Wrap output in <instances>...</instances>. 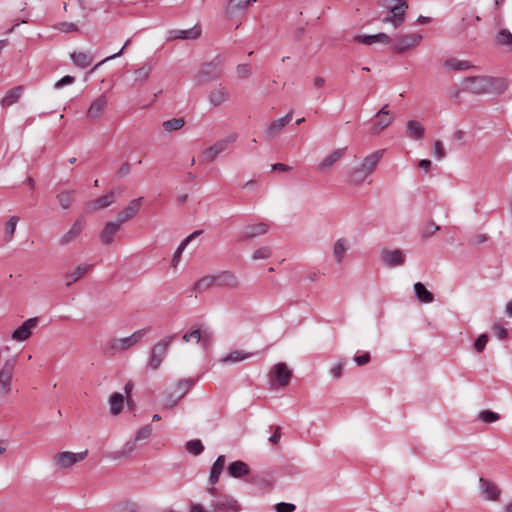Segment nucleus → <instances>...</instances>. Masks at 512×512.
Instances as JSON below:
<instances>
[{"instance_id":"b1692460","label":"nucleus","mask_w":512,"mask_h":512,"mask_svg":"<svg viewBox=\"0 0 512 512\" xmlns=\"http://www.w3.org/2000/svg\"><path fill=\"white\" fill-rule=\"evenodd\" d=\"M292 120V113H287L284 117L272 121L266 129V136L268 138L276 137Z\"/></svg>"},{"instance_id":"6ab92c4d","label":"nucleus","mask_w":512,"mask_h":512,"mask_svg":"<svg viewBox=\"0 0 512 512\" xmlns=\"http://www.w3.org/2000/svg\"><path fill=\"white\" fill-rule=\"evenodd\" d=\"M116 202V195L114 191H110L105 195L98 197L95 200H92L86 204L87 212H96L101 209H105L110 207L112 204Z\"/></svg>"},{"instance_id":"7ed1b4c3","label":"nucleus","mask_w":512,"mask_h":512,"mask_svg":"<svg viewBox=\"0 0 512 512\" xmlns=\"http://www.w3.org/2000/svg\"><path fill=\"white\" fill-rule=\"evenodd\" d=\"M379 5L387 11L381 19L382 23L390 24L395 29L404 23L408 0H379Z\"/></svg>"},{"instance_id":"1a4fd4ad","label":"nucleus","mask_w":512,"mask_h":512,"mask_svg":"<svg viewBox=\"0 0 512 512\" xmlns=\"http://www.w3.org/2000/svg\"><path fill=\"white\" fill-rule=\"evenodd\" d=\"M147 333L148 329H139L127 337L112 339L110 348L116 353H122L140 343Z\"/></svg>"},{"instance_id":"423d86ee","label":"nucleus","mask_w":512,"mask_h":512,"mask_svg":"<svg viewBox=\"0 0 512 512\" xmlns=\"http://www.w3.org/2000/svg\"><path fill=\"white\" fill-rule=\"evenodd\" d=\"M109 106V96L106 93H101L93 97L85 112V117L89 122L100 121Z\"/></svg>"},{"instance_id":"aec40b11","label":"nucleus","mask_w":512,"mask_h":512,"mask_svg":"<svg viewBox=\"0 0 512 512\" xmlns=\"http://www.w3.org/2000/svg\"><path fill=\"white\" fill-rule=\"evenodd\" d=\"M479 485H480L481 495L486 500L497 501L499 499L501 490L494 482L487 480L483 477H480Z\"/></svg>"},{"instance_id":"bb28decb","label":"nucleus","mask_w":512,"mask_h":512,"mask_svg":"<svg viewBox=\"0 0 512 512\" xmlns=\"http://www.w3.org/2000/svg\"><path fill=\"white\" fill-rule=\"evenodd\" d=\"M354 41L363 43L365 45H372L375 43L387 45L391 42V37L386 33H378L374 35H357L354 37Z\"/></svg>"},{"instance_id":"9d476101","label":"nucleus","mask_w":512,"mask_h":512,"mask_svg":"<svg viewBox=\"0 0 512 512\" xmlns=\"http://www.w3.org/2000/svg\"><path fill=\"white\" fill-rule=\"evenodd\" d=\"M173 338V335L166 336L152 347L148 364L152 370L155 371L161 366Z\"/></svg>"},{"instance_id":"4c0bfd02","label":"nucleus","mask_w":512,"mask_h":512,"mask_svg":"<svg viewBox=\"0 0 512 512\" xmlns=\"http://www.w3.org/2000/svg\"><path fill=\"white\" fill-rule=\"evenodd\" d=\"M495 43L498 46H503L512 52V33L506 29H501L495 36Z\"/></svg>"},{"instance_id":"473e14b6","label":"nucleus","mask_w":512,"mask_h":512,"mask_svg":"<svg viewBox=\"0 0 512 512\" xmlns=\"http://www.w3.org/2000/svg\"><path fill=\"white\" fill-rule=\"evenodd\" d=\"M76 191L72 189L63 190L56 195L60 207L64 210L69 209L75 201Z\"/></svg>"},{"instance_id":"c85d7f7f","label":"nucleus","mask_w":512,"mask_h":512,"mask_svg":"<svg viewBox=\"0 0 512 512\" xmlns=\"http://www.w3.org/2000/svg\"><path fill=\"white\" fill-rule=\"evenodd\" d=\"M256 0H229L225 14L228 17L234 16L236 13L245 12Z\"/></svg>"},{"instance_id":"0e129e2a","label":"nucleus","mask_w":512,"mask_h":512,"mask_svg":"<svg viewBox=\"0 0 512 512\" xmlns=\"http://www.w3.org/2000/svg\"><path fill=\"white\" fill-rule=\"evenodd\" d=\"M75 81V78L70 75H66L63 78H61L59 81H57L54 85L56 89H60L65 85L72 84Z\"/></svg>"},{"instance_id":"338daca9","label":"nucleus","mask_w":512,"mask_h":512,"mask_svg":"<svg viewBox=\"0 0 512 512\" xmlns=\"http://www.w3.org/2000/svg\"><path fill=\"white\" fill-rule=\"evenodd\" d=\"M505 1L506 0H495L494 1L495 10L497 12V21L499 23H502V21H503L502 9H503Z\"/></svg>"},{"instance_id":"c9c22d12","label":"nucleus","mask_w":512,"mask_h":512,"mask_svg":"<svg viewBox=\"0 0 512 512\" xmlns=\"http://www.w3.org/2000/svg\"><path fill=\"white\" fill-rule=\"evenodd\" d=\"M226 458L224 455H220L217 457L215 462L212 465L209 481L212 485L216 484L219 480V477L223 471L225 465Z\"/></svg>"},{"instance_id":"ddd939ff","label":"nucleus","mask_w":512,"mask_h":512,"mask_svg":"<svg viewBox=\"0 0 512 512\" xmlns=\"http://www.w3.org/2000/svg\"><path fill=\"white\" fill-rule=\"evenodd\" d=\"M422 39V34L418 32L400 34L396 38V41L393 45V50L398 54L405 53L418 47L421 44Z\"/></svg>"},{"instance_id":"6e6552de","label":"nucleus","mask_w":512,"mask_h":512,"mask_svg":"<svg viewBox=\"0 0 512 512\" xmlns=\"http://www.w3.org/2000/svg\"><path fill=\"white\" fill-rule=\"evenodd\" d=\"M222 75V68L217 63L203 64L194 76V83L196 86H204L213 81L218 80Z\"/></svg>"},{"instance_id":"69168bd1","label":"nucleus","mask_w":512,"mask_h":512,"mask_svg":"<svg viewBox=\"0 0 512 512\" xmlns=\"http://www.w3.org/2000/svg\"><path fill=\"white\" fill-rule=\"evenodd\" d=\"M492 330L500 340L505 339L507 336V330L500 324L493 325Z\"/></svg>"},{"instance_id":"c756f323","label":"nucleus","mask_w":512,"mask_h":512,"mask_svg":"<svg viewBox=\"0 0 512 512\" xmlns=\"http://www.w3.org/2000/svg\"><path fill=\"white\" fill-rule=\"evenodd\" d=\"M92 267V264L78 265L75 269L65 275L66 285L70 286L72 283L84 277L92 269Z\"/></svg>"},{"instance_id":"79ce46f5","label":"nucleus","mask_w":512,"mask_h":512,"mask_svg":"<svg viewBox=\"0 0 512 512\" xmlns=\"http://www.w3.org/2000/svg\"><path fill=\"white\" fill-rule=\"evenodd\" d=\"M19 220L20 218L18 216H11L7 219L4 224L5 240L11 241L13 239Z\"/></svg>"},{"instance_id":"f704fd0d","label":"nucleus","mask_w":512,"mask_h":512,"mask_svg":"<svg viewBox=\"0 0 512 512\" xmlns=\"http://www.w3.org/2000/svg\"><path fill=\"white\" fill-rule=\"evenodd\" d=\"M252 356L251 353L245 352L243 350H235L228 353L226 356L222 357L219 361L223 364H233L242 362Z\"/></svg>"},{"instance_id":"13d9d810","label":"nucleus","mask_w":512,"mask_h":512,"mask_svg":"<svg viewBox=\"0 0 512 512\" xmlns=\"http://www.w3.org/2000/svg\"><path fill=\"white\" fill-rule=\"evenodd\" d=\"M433 155L439 160H441L445 157V151H444L443 145H442L441 141H439V140H436L433 143Z\"/></svg>"},{"instance_id":"58836bf2","label":"nucleus","mask_w":512,"mask_h":512,"mask_svg":"<svg viewBox=\"0 0 512 512\" xmlns=\"http://www.w3.org/2000/svg\"><path fill=\"white\" fill-rule=\"evenodd\" d=\"M70 56L73 63L80 68L88 67L93 61L92 56L88 52H73Z\"/></svg>"},{"instance_id":"4468645a","label":"nucleus","mask_w":512,"mask_h":512,"mask_svg":"<svg viewBox=\"0 0 512 512\" xmlns=\"http://www.w3.org/2000/svg\"><path fill=\"white\" fill-rule=\"evenodd\" d=\"M193 384L194 381L192 379H182L178 381L175 385L174 391L166 395L163 406L168 409L173 408L177 402L184 397Z\"/></svg>"},{"instance_id":"e2e57ef3","label":"nucleus","mask_w":512,"mask_h":512,"mask_svg":"<svg viewBox=\"0 0 512 512\" xmlns=\"http://www.w3.org/2000/svg\"><path fill=\"white\" fill-rule=\"evenodd\" d=\"M343 366L344 364L342 362L334 364L331 369L330 373L332 374L333 378L339 379L343 374Z\"/></svg>"},{"instance_id":"49530a36","label":"nucleus","mask_w":512,"mask_h":512,"mask_svg":"<svg viewBox=\"0 0 512 512\" xmlns=\"http://www.w3.org/2000/svg\"><path fill=\"white\" fill-rule=\"evenodd\" d=\"M185 120L183 118H173L170 120H166L162 123V127L166 132H173L180 130L184 127Z\"/></svg>"},{"instance_id":"a211bd4d","label":"nucleus","mask_w":512,"mask_h":512,"mask_svg":"<svg viewBox=\"0 0 512 512\" xmlns=\"http://www.w3.org/2000/svg\"><path fill=\"white\" fill-rule=\"evenodd\" d=\"M155 68L153 62H144L134 69L132 73L133 83L135 85H144L151 77Z\"/></svg>"},{"instance_id":"864d4df0","label":"nucleus","mask_w":512,"mask_h":512,"mask_svg":"<svg viewBox=\"0 0 512 512\" xmlns=\"http://www.w3.org/2000/svg\"><path fill=\"white\" fill-rule=\"evenodd\" d=\"M55 29L62 33L77 32L78 26L72 22H60L55 25Z\"/></svg>"},{"instance_id":"2eb2a0df","label":"nucleus","mask_w":512,"mask_h":512,"mask_svg":"<svg viewBox=\"0 0 512 512\" xmlns=\"http://www.w3.org/2000/svg\"><path fill=\"white\" fill-rule=\"evenodd\" d=\"M38 318L32 317L25 320L18 328H16L12 334L11 339L15 342L27 341L33 334L34 329L38 325Z\"/></svg>"},{"instance_id":"c03bdc74","label":"nucleus","mask_w":512,"mask_h":512,"mask_svg":"<svg viewBox=\"0 0 512 512\" xmlns=\"http://www.w3.org/2000/svg\"><path fill=\"white\" fill-rule=\"evenodd\" d=\"M444 67L448 70L461 71L471 68L472 65L466 60L448 59L445 61Z\"/></svg>"},{"instance_id":"39448f33","label":"nucleus","mask_w":512,"mask_h":512,"mask_svg":"<svg viewBox=\"0 0 512 512\" xmlns=\"http://www.w3.org/2000/svg\"><path fill=\"white\" fill-rule=\"evenodd\" d=\"M395 119L396 116L392 111L389 110V105H384L371 120L369 134L371 136H378L385 129L390 127Z\"/></svg>"},{"instance_id":"20e7f679","label":"nucleus","mask_w":512,"mask_h":512,"mask_svg":"<svg viewBox=\"0 0 512 512\" xmlns=\"http://www.w3.org/2000/svg\"><path fill=\"white\" fill-rule=\"evenodd\" d=\"M16 365L17 358L12 356L6 359L0 367V398H5L12 392Z\"/></svg>"},{"instance_id":"4d7b16f0","label":"nucleus","mask_w":512,"mask_h":512,"mask_svg":"<svg viewBox=\"0 0 512 512\" xmlns=\"http://www.w3.org/2000/svg\"><path fill=\"white\" fill-rule=\"evenodd\" d=\"M488 342V336L486 334H481L474 343V348L476 352L481 353Z\"/></svg>"},{"instance_id":"a19ab883","label":"nucleus","mask_w":512,"mask_h":512,"mask_svg":"<svg viewBox=\"0 0 512 512\" xmlns=\"http://www.w3.org/2000/svg\"><path fill=\"white\" fill-rule=\"evenodd\" d=\"M109 405L112 415L120 414L124 405V396L121 393H113L109 398Z\"/></svg>"},{"instance_id":"774afa93","label":"nucleus","mask_w":512,"mask_h":512,"mask_svg":"<svg viewBox=\"0 0 512 512\" xmlns=\"http://www.w3.org/2000/svg\"><path fill=\"white\" fill-rule=\"evenodd\" d=\"M131 172V165L126 162V163H123L120 168L118 169L117 171V175L121 178L123 177H126L130 174Z\"/></svg>"},{"instance_id":"a18cd8bd","label":"nucleus","mask_w":512,"mask_h":512,"mask_svg":"<svg viewBox=\"0 0 512 512\" xmlns=\"http://www.w3.org/2000/svg\"><path fill=\"white\" fill-rule=\"evenodd\" d=\"M350 249V241L347 238H339L334 242L333 253L335 256H342Z\"/></svg>"},{"instance_id":"cd10ccee","label":"nucleus","mask_w":512,"mask_h":512,"mask_svg":"<svg viewBox=\"0 0 512 512\" xmlns=\"http://www.w3.org/2000/svg\"><path fill=\"white\" fill-rule=\"evenodd\" d=\"M85 225H86V223H85V220L83 217L77 218L75 220V222L72 224V226L70 227V229L62 237L61 243L67 244V243L73 241L74 239H76L81 234V232L84 230Z\"/></svg>"},{"instance_id":"09e8293b","label":"nucleus","mask_w":512,"mask_h":512,"mask_svg":"<svg viewBox=\"0 0 512 512\" xmlns=\"http://www.w3.org/2000/svg\"><path fill=\"white\" fill-rule=\"evenodd\" d=\"M186 450L189 453L197 456L203 452L204 446L200 440L194 439V440H190L186 443Z\"/></svg>"},{"instance_id":"f257e3e1","label":"nucleus","mask_w":512,"mask_h":512,"mask_svg":"<svg viewBox=\"0 0 512 512\" xmlns=\"http://www.w3.org/2000/svg\"><path fill=\"white\" fill-rule=\"evenodd\" d=\"M508 86V81L505 78L488 75L466 77L462 80V89L474 95H501Z\"/></svg>"},{"instance_id":"f8f14e48","label":"nucleus","mask_w":512,"mask_h":512,"mask_svg":"<svg viewBox=\"0 0 512 512\" xmlns=\"http://www.w3.org/2000/svg\"><path fill=\"white\" fill-rule=\"evenodd\" d=\"M236 138L237 135H230L225 139H221L215 142L211 146L201 151L199 160L204 163L213 162L218 157V155L227 149L228 144L234 142Z\"/></svg>"},{"instance_id":"680f3d73","label":"nucleus","mask_w":512,"mask_h":512,"mask_svg":"<svg viewBox=\"0 0 512 512\" xmlns=\"http://www.w3.org/2000/svg\"><path fill=\"white\" fill-rule=\"evenodd\" d=\"M404 264V258H384V265L387 268H395Z\"/></svg>"},{"instance_id":"393cba45","label":"nucleus","mask_w":512,"mask_h":512,"mask_svg":"<svg viewBox=\"0 0 512 512\" xmlns=\"http://www.w3.org/2000/svg\"><path fill=\"white\" fill-rule=\"evenodd\" d=\"M212 334L211 332L205 330L201 331L200 329L192 330L189 333H185L182 337V339L185 342H189L194 340L196 343H201L203 348H206L209 346L211 342Z\"/></svg>"},{"instance_id":"e433bc0d","label":"nucleus","mask_w":512,"mask_h":512,"mask_svg":"<svg viewBox=\"0 0 512 512\" xmlns=\"http://www.w3.org/2000/svg\"><path fill=\"white\" fill-rule=\"evenodd\" d=\"M228 473L231 477L240 478L249 473V467L243 461H235L229 464Z\"/></svg>"},{"instance_id":"5701e85b","label":"nucleus","mask_w":512,"mask_h":512,"mask_svg":"<svg viewBox=\"0 0 512 512\" xmlns=\"http://www.w3.org/2000/svg\"><path fill=\"white\" fill-rule=\"evenodd\" d=\"M123 224L117 217L115 220L107 222L100 233L101 241L105 244H110Z\"/></svg>"},{"instance_id":"4be33fe9","label":"nucleus","mask_w":512,"mask_h":512,"mask_svg":"<svg viewBox=\"0 0 512 512\" xmlns=\"http://www.w3.org/2000/svg\"><path fill=\"white\" fill-rule=\"evenodd\" d=\"M230 99V92L223 86H217L210 90L208 101L212 107H219Z\"/></svg>"},{"instance_id":"052dcab7","label":"nucleus","mask_w":512,"mask_h":512,"mask_svg":"<svg viewBox=\"0 0 512 512\" xmlns=\"http://www.w3.org/2000/svg\"><path fill=\"white\" fill-rule=\"evenodd\" d=\"M295 509L296 506L294 504L286 502H280L275 506L276 512H293Z\"/></svg>"},{"instance_id":"f3484780","label":"nucleus","mask_w":512,"mask_h":512,"mask_svg":"<svg viewBox=\"0 0 512 512\" xmlns=\"http://www.w3.org/2000/svg\"><path fill=\"white\" fill-rule=\"evenodd\" d=\"M211 507L214 512H239L241 509L238 502L229 495L218 496Z\"/></svg>"},{"instance_id":"8fccbe9b","label":"nucleus","mask_w":512,"mask_h":512,"mask_svg":"<svg viewBox=\"0 0 512 512\" xmlns=\"http://www.w3.org/2000/svg\"><path fill=\"white\" fill-rule=\"evenodd\" d=\"M238 79L245 80L252 75V69L249 64H239L235 70Z\"/></svg>"},{"instance_id":"de8ad7c7","label":"nucleus","mask_w":512,"mask_h":512,"mask_svg":"<svg viewBox=\"0 0 512 512\" xmlns=\"http://www.w3.org/2000/svg\"><path fill=\"white\" fill-rule=\"evenodd\" d=\"M202 234L201 230L194 231L189 236H187L178 246L177 250L174 253V256H181L184 252L185 248L191 244L199 235Z\"/></svg>"},{"instance_id":"5fc2aeb1","label":"nucleus","mask_w":512,"mask_h":512,"mask_svg":"<svg viewBox=\"0 0 512 512\" xmlns=\"http://www.w3.org/2000/svg\"><path fill=\"white\" fill-rule=\"evenodd\" d=\"M215 282L213 277H204L195 283V289L198 291H203L211 287Z\"/></svg>"},{"instance_id":"dca6fc26","label":"nucleus","mask_w":512,"mask_h":512,"mask_svg":"<svg viewBox=\"0 0 512 512\" xmlns=\"http://www.w3.org/2000/svg\"><path fill=\"white\" fill-rule=\"evenodd\" d=\"M346 154V148H337L324 156L317 164L320 173H326L332 169Z\"/></svg>"},{"instance_id":"0eeeda50","label":"nucleus","mask_w":512,"mask_h":512,"mask_svg":"<svg viewBox=\"0 0 512 512\" xmlns=\"http://www.w3.org/2000/svg\"><path fill=\"white\" fill-rule=\"evenodd\" d=\"M268 377L273 389L284 388L291 381L292 370L286 363L280 362L271 367Z\"/></svg>"},{"instance_id":"603ef678","label":"nucleus","mask_w":512,"mask_h":512,"mask_svg":"<svg viewBox=\"0 0 512 512\" xmlns=\"http://www.w3.org/2000/svg\"><path fill=\"white\" fill-rule=\"evenodd\" d=\"M151 434H152V426L145 425L135 433L133 439H135L136 441L146 440L151 436Z\"/></svg>"},{"instance_id":"2f4dec72","label":"nucleus","mask_w":512,"mask_h":512,"mask_svg":"<svg viewBox=\"0 0 512 512\" xmlns=\"http://www.w3.org/2000/svg\"><path fill=\"white\" fill-rule=\"evenodd\" d=\"M137 449V441L135 439L128 440L119 450L113 451L110 457L114 460H120L130 456Z\"/></svg>"},{"instance_id":"9b49d317","label":"nucleus","mask_w":512,"mask_h":512,"mask_svg":"<svg viewBox=\"0 0 512 512\" xmlns=\"http://www.w3.org/2000/svg\"><path fill=\"white\" fill-rule=\"evenodd\" d=\"M88 454V451H82V452H69L64 451L57 453L54 455L52 459V463L54 467L60 470L71 468L73 465L83 461Z\"/></svg>"},{"instance_id":"bf43d9fd","label":"nucleus","mask_w":512,"mask_h":512,"mask_svg":"<svg viewBox=\"0 0 512 512\" xmlns=\"http://www.w3.org/2000/svg\"><path fill=\"white\" fill-rule=\"evenodd\" d=\"M130 44V39H128L125 44L123 45V47L115 54L111 55V56H108L106 57L105 59H103L101 62H99L97 65H95V67L92 69V71H94L96 68H98L100 65H102L103 63L107 62V61H110L112 59H115L119 56L122 55V53L124 52V50L126 49V47Z\"/></svg>"},{"instance_id":"ea45409f","label":"nucleus","mask_w":512,"mask_h":512,"mask_svg":"<svg viewBox=\"0 0 512 512\" xmlns=\"http://www.w3.org/2000/svg\"><path fill=\"white\" fill-rule=\"evenodd\" d=\"M414 291L417 299L422 303H431L434 300L433 294L421 282L414 284Z\"/></svg>"},{"instance_id":"a878e982","label":"nucleus","mask_w":512,"mask_h":512,"mask_svg":"<svg viewBox=\"0 0 512 512\" xmlns=\"http://www.w3.org/2000/svg\"><path fill=\"white\" fill-rule=\"evenodd\" d=\"M268 231V225L260 222L255 224H249L243 227L241 231V237L244 239H251L266 234Z\"/></svg>"},{"instance_id":"3c124183","label":"nucleus","mask_w":512,"mask_h":512,"mask_svg":"<svg viewBox=\"0 0 512 512\" xmlns=\"http://www.w3.org/2000/svg\"><path fill=\"white\" fill-rule=\"evenodd\" d=\"M439 229L440 227L436 225L434 222H427L422 226L420 233L423 238H429L432 235H434Z\"/></svg>"},{"instance_id":"412c9836","label":"nucleus","mask_w":512,"mask_h":512,"mask_svg":"<svg viewBox=\"0 0 512 512\" xmlns=\"http://www.w3.org/2000/svg\"><path fill=\"white\" fill-rule=\"evenodd\" d=\"M143 197H138L129 201L124 209L117 215L120 222L126 223L127 221L134 218L140 211Z\"/></svg>"},{"instance_id":"37998d69","label":"nucleus","mask_w":512,"mask_h":512,"mask_svg":"<svg viewBox=\"0 0 512 512\" xmlns=\"http://www.w3.org/2000/svg\"><path fill=\"white\" fill-rule=\"evenodd\" d=\"M173 33L174 35L171 37L173 39H196L200 36L201 29L198 26H194L191 29L177 30Z\"/></svg>"},{"instance_id":"f03ea898","label":"nucleus","mask_w":512,"mask_h":512,"mask_svg":"<svg viewBox=\"0 0 512 512\" xmlns=\"http://www.w3.org/2000/svg\"><path fill=\"white\" fill-rule=\"evenodd\" d=\"M385 149L375 150L366 155L361 162L355 166L349 173V180L353 185H362L367 182L368 178L376 170L378 164L382 160Z\"/></svg>"},{"instance_id":"7c9ffc66","label":"nucleus","mask_w":512,"mask_h":512,"mask_svg":"<svg viewBox=\"0 0 512 512\" xmlns=\"http://www.w3.org/2000/svg\"><path fill=\"white\" fill-rule=\"evenodd\" d=\"M406 134L413 140H421L425 136V128L417 120H409L406 124Z\"/></svg>"},{"instance_id":"6e6d98bb","label":"nucleus","mask_w":512,"mask_h":512,"mask_svg":"<svg viewBox=\"0 0 512 512\" xmlns=\"http://www.w3.org/2000/svg\"><path fill=\"white\" fill-rule=\"evenodd\" d=\"M479 419L485 423H493L499 419V415L495 412L484 410L480 412Z\"/></svg>"},{"instance_id":"72a5a7b5","label":"nucleus","mask_w":512,"mask_h":512,"mask_svg":"<svg viewBox=\"0 0 512 512\" xmlns=\"http://www.w3.org/2000/svg\"><path fill=\"white\" fill-rule=\"evenodd\" d=\"M22 94L21 87H14L6 92L4 97L0 100V105L2 108H7L17 103Z\"/></svg>"}]
</instances>
